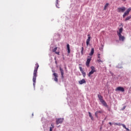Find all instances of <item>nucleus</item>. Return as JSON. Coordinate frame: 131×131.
<instances>
[{
  "instance_id": "obj_33",
  "label": "nucleus",
  "mask_w": 131,
  "mask_h": 131,
  "mask_svg": "<svg viewBox=\"0 0 131 131\" xmlns=\"http://www.w3.org/2000/svg\"><path fill=\"white\" fill-rule=\"evenodd\" d=\"M98 59H100V54H98Z\"/></svg>"
},
{
  "instance_id": "obj_2",
  "label": "nucleus",
  "mask_w": 131,
  "mask_h": 131,
  "mask_svg": "<svg viewBox=\"0 0 131 131\" xmlns=\"http://www.w3.org/2000/svg\"><path fill=\"white\" fill-rule=\"evenodd\" d=\"M91 71L89 73L88 76L89 77H91L92 76V74H94L95 72H96L97 71H96V68H95V67L92 66L91 67Z\"/></svg>"
},
{
  "instance_id": "obj_12",
  "label": "nucleus",
  "mask_w": 131,
  "mask_h": 131,
  "mask_svg": "<svg viewBox=\"0 0 131 131\" xmlns=\"http://www.w3.org/2000/svg\"><path fill=\"white\" fill-rule=\"evenodd\" d=\"M122 31H123V28H120L119 29V31H118L117 32V35H121V34L122 33Z\"/></svg>"
},
{
  "instance_id": "obj_11",
  "label": "nucleus",
  "mask_w": 131,
  "mask_h": 131,
  "mask_svg": "<svg viewBox=\"0 0 131 131\" xmlns=\"http://www.w3.org/2000/svg\"><path fill=\"white\" fill-rule=\"evenodd\" d=\"M102 113H103V111H97L95 112V115L96 117L98 118V115H99V114H102Z\"/></svg>"
},
{
  "instance_id": "obj_39",
  "label": "nucleus",
  "mask_w": 131,
  "mask_h": 131,
  "mask_svg": "<svg viewBox=\"0 0 131 131\" xmlns=\"http://www.w3.org/2000/svg\"><path fill=\"white\" fill-rule=\"evenodd\" d=\"M53 72H55L54 71H53Z\"/></svg>"
},
{
  "instance_id": "obj_13",
  "label": "nucleus",
  "mask_w": 131,
  "mask_h": 131,
  "mask_svg": "<svg viewBox=\"0 0 131 131\" xmlns=\"http://www.w3.org/2000/svg\"><path fill=\"white\" fill-rule=\"evenodd\" d=\"M59 70L61 72L62 78H64V71L62 69V68H61V67L59 68Z\"/></svg>"
},
{
  "instance_id": "obj_38",
  "label": "nucleus",
  "mask_w": 131,
  "mask_h": 131,
  "mask_svg": "<svg viewBox=\"0 0 131 131\" xmlns=\"http://www.w3.org/2000/svg\"><path fill=\"white\" fill-rule=\"evenodd\" d=\"M55 60H56V58H55Z\"/></svg>"
},
{
  "instance_id": "obj_5",
  "label": "nucleus",
  "mask_w": 131,
  "mask_h": 131,
  "mask_svg": "<svg viewBox=\"0 0 131 131\" xmlns=\"http://www.w3.org/2000/svg\"><path fill=\"white\" fill-rule=\"evenodd\" d=\"M64 121V118H57L56 120V124L57 125L60 124L61 123H63V121Z\"/></svg>"
},
{
  "instance_id": "obj_8",
  "label": "nucleus",
  "mask_w": 131,
  "mask_h": 131,
  "mask_svg": "<svg viewBox=\"0 0 131 131\" xmlns=\"http://www.w3.org/2000/svg\"><path fill=\"white\" fill-rule=\"evenodd\" d=\"M118 36L119 37V40H120V41H124V40L125 39L124 36H122V35H118Z\"/></svg>"
},
{
  "instance_id": "obj_37",
  "label": "nucleus",
  "mask_w": 131,
  "mask_h": 131,
  "mask_svg": "<svg viewBox=\"0 0 131 131\" xmlns=\"http://www.w3.org/2000/svg\"><path fill=\"white\" fill-rule=\"evenodd\" d=\"M122 1H123V2H125V0H122Z\"/></svg>"
},
{
  "instance_id": "obj_29",
  "label": "nucleus",
  "mask_w": 131,
  "mask_h": 131,
  "mask_svg": "<svg viewBox=\"0 0 131 131\" xmlns=\"http://www.w3.org/2000/svg\"><path fill=\"white\" fill-rule=\"evenodd\" d=\"M79 70H80V71H81V72L82 71H83V70H82V67H79Z\"/></svg>"
},
{
  "instance_id": "obj_6",
  "label": "nucleus",
  "mask_w": 131,
  "mask_h": 131,
  "mask_svg": "<svg viewBox=\"0 0 131 131\" xmlns=\"http://www.w3.org/2000/svg\"><path fill=\"white\" fill-rule=\"evenodd\" d=\"M125 11V7H119L117 9V12H118V13H123Z\"/></svg>"
},
{
  "instance_id": "obj_25",
  "label": "nucleus",
  "mask_w": 131,
  "mask_h": 131,
  "mask_svg": "<svg viewBox=\"0 0 131 131\" xmlns=\"http://www.w3.org/2000/svg\"><path fill=\"white\" fill-rule=\"evenodd\" d=\"M56 7L58 9L60 8L59 4H58V0H56Z\"/></svg>"
},
{
  "instance_id": "obj_22",
  "label": "nucleus",
  "mask_w": 131,
  "mask_h": 131,
  "mask_svg": "<svg viewBox=\"0 0 131 131\" xmlns=\"http://www.w3.org/2000/svg\"><path fill=\"white\" fill-rule=\"evenodd\" d=\"M57 49H58V47H55L54 49L52 50V52L53 53H56Z\"/></svg>"
},
{
  "instance_id": "obj_34",
  "label": "nucleus",
  "mask_w": 131,
  "mask_h": 131,
  "mask_svg": "<svg viewBox=\"0 0 131 131\" xmlns=\"http://www.w3.org/2000/svg\"><path fill=\"white\" fill-rule=\"evenodd\" d=\"M55 64H56V65H57V64H58V62H57V60H55Z\"/></svg>"
},
{
  "instance_id": "obj_7",
  "label": "nucleus",
  "mask_w": 131,
  "mask_h": 131,
  "mask_svg": "<svg viewBox=\"0 0 131 131\" xmlns=\"http://www.w3.org/2000/svg\"><path fill=\"white\" fill-rule=\"evenodd\" d=\"M116 92L119 91V92H124V88L121 87V86H119L117 87L116 89H115Z\"/></svg>"
},
{
  "instance_id": "obj_16",
  "label": "nucleus",
  "mask_w": 131,
  "mask_h": 131,
  "mask_svg": "<svg viewBox=\"0 0 131 131\" xmlns=\"http://www.w3.org/2000/svg\"><path fill=\"white\" fill-rule=\"evenodd\" d=\"M94 48H92V49H91V52H90V53L89 54V55H90V56H93V55H94Z\"/></svg>"
},
{
  "instance_id": "obj_17",
  "label": "nucleus",
  "mask_w": 131,
  "mask_h": 131,
  "mask_svg": "<svg viewBox=\"0 0 131 131\" xmlns=\"http://www.w3.org/2000/svg\"><path fill=\"white\" fill-rule=\"evenodd\" d=\"M88 113H89V117H90L91 120H94V117L92 115V114L91 113V112H89Z\"/></svg>"
},
{
  "instance_id": "obj_27",
  "label": "nucleus",
  "mask_w": 131,
  "mask_h": 131,
  "mask_svg": "<svg viewBox=\"0 0 131 131\" xmlns=\"http://www.w3.org/2000/svg\"><path fill=\"white\" fill-rule=\"evenodd\" d=\"M81 55H83V47L81 48Z\"/></svg>"
},
{
  "instance_id": "obj_31",
  "label": "nucleus",
  "mask_w": 131,
  "mask_h": 131,
  "mask_svg": "<svg viewBox=\"0 0 131 131\" xmlns=\"http://www.w3.org/2000/svg\"><path fill=\"white\" fill-rule=\"evenodd\" d=\"M125 108H126V106H123V108L121 109V110L123 111L124 110V109H125Z\"/></svg>"
},
{
  "instance_id": "obj_19",
  "label": "nucleus",
  "mask_w": 131,
  "mask_h": 131,
  "mask_svg": "<svg viewBox=\"0 0 131 131\" xmlns=\"http://www.w3.org/2000/svg\"><path fill=\"white\" fill-rule=\"evenodd\" d=\"M108 6H109V3H106L105 6H104V9L103 10H106L107 9V7H108Z\"/></svg>"
},
{
  "instance_id": "obj_3",
  "label": "nucleus",
  "mask_w": 131,
  "mask_h": 131,
  "mask_svg": "<svg viewBox=\"0 0 131 131\" xmlns=\"http://www.w3.org/2000/svg\"><path fill=\"white\" fill-rule=\"evenodd\" d=\"M98 97L99 100H100L101 103L104 105V106H107V103H106V102H105V100L103 99V96H102L101 95L98 94Z\"/></svg>"
},
{
  "instance_id": "obj_10",
  "label": "nucleus",
  "mask_w": 131,
  "mask_h": 131,
  "mask_svg": "<svg viewBox=\"0 0 131 131\" xmlns=\"http://www.w3.org/2000/svg\"><path fill=\"white\" fill-rule=\"evenodd\" d=\"M53 75L54 76V80L56 81V82H58V74L54 73Z\"/></svg>"
},
{
  "instance_id": "obj_32",
  "label": "nucleus",
  "mask_w": 131,
  "mask_h": 131,
  "mask_svg": "<svg viewBox=\"0 0 131 131\" xmlns=\"http://www.w3.org/2000/svg\"><path fill=\"white\" fill-rule=\"evenodd\" d=\"M121 125H122V126H123V127L124 128L126 129V126H125L124 125V124H121Z\"/></svg>"
},
{
  "instance_id": "obj_24",
  "label": "nucleus",
  "mask_w": 131,
  "mask_h": 131,
  "mask_svg": "<svg viewBox=\"0 0 131 131\" xmlns=\"http://www.w3.org/2000/svg\"><path fill=\"white\" fill-rule=\"evenodd\" d=\"M114 125H119V126H120L121 125V124L120 123H114Z\"/></svg>"
},
{
  "instance_id": "obj_15",
  "label": "nucleus",
  "mask_w": 131,
  "mask_h": 131,
  "mask_svg": "<svg viewBox=\"0 0 131 131\" xmlns=\"http://www.w3.org/2000/svg\"><path fill=\"white\" fill-rule=\"evenodd\" d=\"M67 48L68 54H70V46L69 45V44H67Z\"/></svg>"
},
{
  "instance_id": "obj_23",
  "label": "nucleus",
  "mask_w": 131,
  "mask_h": 131,
  "mask_svg": "<svg viewBox=\"0 0 131 131\" xmlns=\"http://www.w3.org/2000/svg\"><path fill=\"white\" fill-rule=\"evenodd\" d=\"M83 77H84L85 76V75H86V74L85 73V72H84V71H82V72H81Z\"/></svg>"
},
{
  "instance_id": "obj_14",
  "label": "nucleus",
  "mask_w": 131,
  "mask_h": 131,
  "mask_svg": "<svg viewBox=\"0 0 131 131\" xmlns=\"http://www.w3.org/2000/svg\"><path fill=\"white\" fill-rule=\"evenodd\" d=\"M86 81L84 79H82V80L79 81V84H83V83H85Z\"/></svg>"
},
{
  "instance_id": "obj_30",
  "label": "nucleus",
  "mask_w": 131,
  "mask_h": 131,
  "mask_svg": "<svg viewBox=\"0 0 131 131\" xmlns=\"http://www.w3.org/2000/svg\"><path fill=\"white\" fill-rule=\"evenodd\" d=\"M55 53L56 54V55H60V52H55Z\"/></svg>"
},
{
  "instance_id": "obj_35",
  "label": "nucleus",
  "mask_w": 131,
  "mask_h": 131,
  "mask_svg": "<svg viewBox=\"0 0 131 131\" xmlns=\"http://www.w3.org/2000/svg\"><path fill=\"white\" fill-rule=\"evenodd\" d=\"M109 124H110V125H112V123L109 122Z\"/></svg>"
},
{
  "instance_id": "obj_21",
  "label": "nucleus",
  "mask_w": 131,
  "mask_h": 131,
  "mask_svg": "<svg viewBox=\"0 0 131 131\" xmlns=\"http://www.w3.org/2000/svg\"><path fill=\"white\" fill-rule=\"evenodd\" d=\"M129 19H131V16H129L128 17H127L125 19V21H128V20H129Z\"/></svg>"
},
{
  "instance_id": "obj_18",
  "label": "nucleus",
  "mask_w": 131,
  "mask_h": 131,
  "mask_svg": "<svg viewBox=\"0 0 131 131\" xmlns=\"http://www.w3.org/2000/svg\"><path fill=\"white\" fill-rule=\"evenodd\" d=\"M128 12L127 11L125 12L124 14L123 15V18H125L126 16H127V15H128Z\"/></svg>"
},
{
  "instance_id": "obj_36",
  "label": "nucleus",
  "mask_w": 131,
  "mask_h": 131,
  "mask_svg": "<svg viewBox=\"0 0 131 131\" xmlns=\"http://www.w3.org/2000/svg\"><path fill=\"white\" fill-rule=\"evenodd\" d=\"M126 130H127V131H129V129L128 128H126Z\"/></svg>"
},
{
  "instance_id": "obj_9",
  "label": "nucleus",
  "mask_w": 131,
  "mask_h": 131,
  "mask_svg": "<svg viewBox=\"0 0 131 131\" xmlns=\"http://www.w3.org/2000/svg\"><path fill=\"white\" fill-rule=\"evenodd\" d=\"M88 38L86 41V43L87 47L89 46V45H90V41H91V35L88 34Z\"/></svg>"
},
{
  "instance_id": "obj_20",
  "label": "nucleus",
  "mask_w": 131,
  "mask_h": 131,
  "mask_svg": "<svg viewBox=\"0 0 131 131\" xmlns=\"http://www.w3.org/2000/svg\"><path fill=\"white\" fill-rule=\"evenodd\" d=\"M54 126L53 124H51V127H50V131H53Z\"/></svg>"
},
{
  "instance_id": "obj_1",
  "label": "nucleus",
  "mask_w": 131,
  "mask_h": 131,
  "mask_svg": "<svg viewBox=\"0 0 131 131\" xmlns=\"http://www.w3.org/2000/svg\"><path fill=\"white\" fill-rule=\"evenodd\" d=\"M35 66L36 67L34 68L33 76V82L34 87H35V83L36 82V77H37V70L38 69V67H39V65H38V63H36L35 64Z\"/></svg>"
},
{
  "instance_id": "obj_26",
  "label": "nucleus",
  "mask_w": 131,
  "mask_h": 131,
  "mask_svg": "<svg viewBox=\"0 0 131 131\" xmlns=\"http://www.w3.org/2000/svg\"><path fill=\"white\" fill-rule=\"evenodd\" d=\"M131 11V9L130 8H128L126 11V12H127V13H129V12H130Z\"/></svg>"
},
{
  "instance_id": "obj_28",
  "label": "nucleus",
  "mask_w": 131,
  "mask_h": 131,
  "mask_svg": "<svg viewBox=\"0 0 131 131\" xmlns=\"http://www.w3.org/2000/svg\"><path fill=\"white\" fill-rule=\"evenodd\" d=\"M97 61H98L99 63H100V62H101V63H103V61H102V60H101L100 59H98Z\"/></svg>"
},
{
  "instance_id": "obj_4",
  "label": "nucleus",
  "mask_w": 131,
  "mask_h": 131,
  "mask_svg": "<svg viewBox=\"0 0 131 131\" xmlns=\"http://www.w3.org/2000/svg\"><path fill=\"white\" fill-rule=\"evenodd\" d=\"M92 60V56H88L87 60L86 61L85 65L87 67H90V63H91V61Z\"/></svg>"
}]
</instances>
